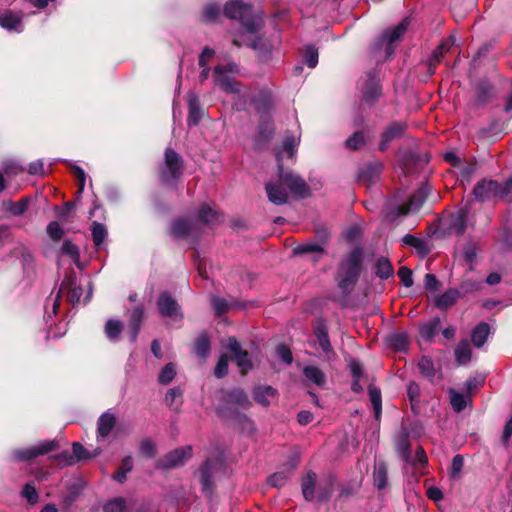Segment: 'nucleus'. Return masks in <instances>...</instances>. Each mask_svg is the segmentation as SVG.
Wrapping results in <instances>:
<instances>
[{
  "mask_svg": "<svg viewBox=\"0 0 512 512\" xmlns=\"http://www.w3.org/2000/svg\"><path fill=\"white\" fill-rule=\"evenodd\" d=\"M278 171V179L269 181L265 187L271 203L275 205L287 203L289 192L299 197L308 195V187L303 179L290 171H285L282 164H279Z\"/></svg>",
  "mask_w": 512,
  "mask_h": 512,
  "instance_id": "f257e3e1",
  "label": "nucleus"
},
{
  "mask_svg": "<svg viewBox=\"0 0 512 512\" xmlns=\"http://www.w3.org/2000/svg\"><path fill=\"white\" fill-rule=\"evenodd\" d=\"M224 15L230 19L239 20L242 30L239 33H231L232 43L240 47L246 43L245 36L258 31L263 23L260 14L255 13L252 7L241 0H231L224 6Z\"/></svg>",
  "mask_w": 512,
  "mask_h": 512,
  "instance_id": "f03ea898",
  "label": "nucleus"
},
{
  "mask_svg": "<svg viewBox=\"0 0 512 512\" xmlns=\"http://www.w3.org/2000/svg\"><path fill=\"white\" fill-rule=\"evenodd\" d=\"M361 257V250L355 248L340 264L337 283L340 290L345 294L351 293L358 281L361 272Z\"/></svg>",
  "mask_w": 512,
  "mask_h": 512,
  "instance_id": "7ed1b4c3",
  "label": "nucleus"
},
{
  "mask_svg": "<svg viewBox=\"0 0 512 512\" xmlns=\"http://www.w3.org/2000/svg\"><path fill=\"white\" fill-rule=\"evenodd\" d=\"M239 75V67L234 62L219 64L214 68V82L221 90L226 93L239 94L241 84L236 80Z\"/></svg>",
  "mask_w": 512,
  "mask_h": 512,
  "instance_id": "20e7f679",
  "label": "nucleus"
},
{
  "mask_svg": "<svg viewBox=\"0 0 512 512\" xmlns=\"http://www.w3.org/2000/svg\"><path fill=\"white\" fill-rule=\"evenodd\" d=\"M182 174L181 157L172 149L168 148L165 152V169L161 177L165 183H171Z\"/></svg>",
  "mask_w": 512,
  "mask_h": 512,
  "instance_id": "39448f33",
  "label": "nucleus"
},
{
  "mask_svg": "<svg viewBox=\"0 0 512 512\" xmlns=\"http://www.w3.org/2000/svg\"><path fill=\"white\" fill-rule=\"evenodd\" d=\"M192 455V447L185 446L169 452L163 459L157 462L159 468H175L184 464Z\"/></svg>",
  "mask_w": 512,
  "mask_h": 512,
  "instance_id": "423d86ee",
  "label": "nucleus"
},
{
  "mask_svg": "<svg viewBox=\"0 0 512 512\" xmlns=\"http://www.w3.org/2000/svg\"><path fill=\"white\" fill-rule=\"evenodd\" d=\"M473 193L479 201L502 198L501 184L493 180L479 182L475 186Z\"/></svg>",
  "mask_w": 512,
  "mask_h": 512,
  "instance_id": "0eeeda50",
  "label": "nucleus"
},
{
  "mask_svg": "<svg viewBox=\"0 0 512 512\" xmlns=\"http://www.w3.org/2000/svg\"><path fill=\"white\" fill-rule=\"evenodd\" d=\"M407 27L408 21L405 19L392 30L385 31L379 39V47L385 46V50L388 56L393 53V49L391 47L392 44L401 39V37L405 34Z\"/></svg>",
  "mask_w": 512,
  "mask_h": 512,
  "instance_id": "6e6552de",
  "label": "nucleus"
},
{
  "mask_svg": "<svg viewBox=\"0 0 512 512\" xmlns=\"http://www.w3.org/2000/svg\"><path fill=\"white\" fill-rule=\"evenodd\" d=\"M223 400L226 406H221L219 408V413L222 416L226 415V409L228 406H237L246 409L251 404L247 394L242 389L238 388L226 392L223 396Z\"/></svg>",
  "mask_w": 512,
  "mask_h": 512,
  "instance_id": "1a4fd4ad",
  "label": "nucleus"
},
{
  "mask_svg": "<svg viewBox=\"0 0 512 512\" xmlns=\"http://www.w3.org/2000/svg\"><path fill=\"white\" fill-rule=\"evenodd\" d=\"M157 306L162 316L169 317L172 320L182 318L178 303L167 293H162L159 296Z\"/></svg>",
  "mask_w": 512,
  "mask_h": 512,
  "instance_id": "9d476101",
  "label": "nucleus"
},
{
  "mask_svg": "<svg viewBox=\"0 0 512 512\" xmlns=\"http://www.w3.org/2000/svg\"><path fill=\"white\" fill-rule=\"evenodd\" d=\"M227 348L232 352L233 358L237 366L240 368L241 373H247V371L252 368V363L248 356V353L241 349L239 343L233 337L228 338Z\"/></svg>",
  "mask_w": 512,
  "mask_h": 512,
  "instance_id": "9b49d317",
  "label": "nucleus"
},
{
  "mask_svg": "<svg viewBox=\"0 0 512 512\" xmlns=\"http://www.w3.org/2000/svg\"><path fill=\"white\" fill-rule=\"evenodd\" d=\"M56 447L54 441H45L39 445L28 447L25 449H19L14 451V456L18 460H30L38 455H44L50 451H53Z\"/></svg>",
  "mask_w": 512,
  "mask_h": 512,
  "instance_id": "f8f14e48",
  "label": "nucleus"
},
{
  "mask_svg": "<svg viewBox=\"0 0 512 512\" xmlns=\"http://www.w3.org/2000/svg\"><path fill=\"white\" fill-rule=\"evenodd\" d=\"M429 193V187L424 185L420 187L410 198L408 204L401 205L398 208V215H406L410 212L417 211L424 201L426 200Z\"/></svg>",
  "mask_w": 512,
  "mask_h": 512,
  "instance_id": "ddd939ff",
  "label": "nucleus"
},
{
  "mask_svg": "<svg viewBox=\"0 0 512 512\" xmlns=\"http://www.w3.org/2000/svg\"><path fill=\"white\" fill-rule=\"evenodd\" d=\"M300 144V136L286 135L283 145L277 153L278 165L282 164L281 161L284 157L294 158L296 150Z\"/></svg>",
  "mask_w": 512,
  "mask_h": 512,
  "instance_id": "4468645a",
  "label": "nucleus"
},
{
  "mask_svg": "<svg viewBox=\"0 0 512 512\" xmlns=\"http://www.w3.org/2000/svg\"><path fill=\"white\" fill-rule=\"evenodd\" d=\"M468 212L465 209H461L456 213L452 214L449 218L448 228L451 233L462 235L467 228Z\"/></svg>",
  "mask_w": 512,
  "mask_h": 512,
  "instance_id": "2eb2a0df",
  "label": "nucleus"
},
{
  "mask_svg": "<svg viewBox=\"0 0 512 512\" xmlns=\"http://www.w3.org/2000/svg\"><path fill=\"white\" fill-rule=\"evenodd\" d=\"M0 26L9 31L21 32L23 30L22 16L12 11L0 15Z\"/></svg>",
  "mask_w": 512,
  "mask_h": 512,
  "instance_id": "dca6fc26",
  "label": "nucleus"
},
{
  "mask_svg": "<svg viewBox=\"0 0 512 512\" xmlns=\"http://www.w3.org/2000/svg\"><path fill=\"white\" fill-rule=\"evenodd\" d=\"M188 108H189V114H188V125L189 126H195L197 125L202 116L203 111L200 106L199 98L194 93H189L188 95Z\"/></svg>",
  "mask_w": 512,
  "mask_h": 512,
  "instance_id": "f3484780",
  "label": "nucleus"
},
{
  "mask_svg": "<svg viewBox=\"0 0 512 512\" xmlns=\"http://www.w3.org/2000/svg\"><path fill=\"white\" fill-rule=\"evenodd\" d=\"M404 130L405 125L402 123H393L388 126L382 135V140L379 146L380 150H385L388 147L389 142L399 137Z\"/></svg>",
  "mask_w": 512,
  "mask_h": 512,
  "instance_id": "a211bd4d",
  "label": "nucleus"
},
{
  "mask_svg": "<svg viewBox=\"0 0 512 512\" xmlns=\"http://www.w3.org/2000/svg\"><path fill=\"white\" fill-rule=\"evenodd\" d=\"M275 396L276 390L271 386H259L253 391L254 400L263 406H268Z\"/></svg>",
  "mask_w": 512,
  "mask_h": 512,
  "instance_id": "6ab92c4d",
  "label": "nucleus"
},
{
  "mask_svg": "<svg viewBox=\"0 0 512 512\" xmlns=\"http://www.w3.org/2000/svg\"><path fill=\"white\" fill-rule=\"evenodd\" d=\"M143 319V309L140 307L135 308L130 314L128 334L131 342L136 341L140 325Z\"/></svg>",
  "mask_w": 512,
  "mask_h": 512,
  "instance_id": "aec40b11",
  "label": "nucleus"
},
{
  "mask_svg": "<svg viewBox=\"0 0 512 512\" xmlns=\"http://www.w3.org/2000/svg\"><path fill=\"white\" fill-rule=\"evenodd\" d=\"M195 226L188 220H176L171 226L172 234L177 238L188 237L193 234Z\"/></svg>",
  "mask_w": 512,
  "mask_h": 512,
  "instance_id": "412c9836",
  "label": "nucleus"
},
{
  "mask_svg": "<svg viewBox=\"0 0 512 512\" xmlns=\"http://www.w3.org/2000/svg\"><path fill=\"white\" fill-rule=\"evenodd\" d=\"M303 375L307 381L315 384L316 386L322 387L326 383V376L324 372L316 366H305L303 368Z\"/></svg>",
  "mask_w": 512,
  "mask_h": 512,
  "instance_id": "4be33fe9",
  "label": "nucleus"
},
{
  "mask_svg": "<svg viewBox=\"0 0 512 512\" xmlns=\"http://www.w3.org/2000/svg\"><path fill=\"white\" fill-rule=\"evenodd\" d=\"M317 476L313 472H309L302 479V493L307 501H313L315 499V485Z\"/></svg>",
  "mask_w": 512,
  "mask_h": 512,
  "instance_id": "5701e85b",
  "label": "nucleus"
},
{
  "mask_svg": "<svg viewBox=\"0 0 512 512\" xmlns=\"http://www.w3.org/2000/svg\"><path fill=\"white\" fill-rule=\"evenodd\" d=\"M455 39L453 37L444 40L433 52L432 58L429 61V68L431 73L434 72L435 65L440 61L443 55L450 50V48L454 45Z\"/></svg>",
  "mask_w": 512,
  "mask_h": 512,
  "instance_id": "b1692460",
  "label": "nucleus"
},
{
  "mask_svg": "<svg viewBox=\"0 0 512 512\" xmlns=\"http://www.w3.org/2000/svg\"><path fill=\"white\" fill-rule=\"evenodd\" d=\"M373 482L378 489H384L387 486V466L383 461L375 463Z\"/></svg>",
  "mask_w": 512,
  "mask_h": 512,
  "instance_id": "393cba45",
  "label": "nucleus"
},
{
  "mask_svg": "<svg viewBox=\"0 0 512 512\" xmlns=\"http://www.w3.org/2000/svg\"><path fill=\"white\" fill-rule=\"evenodd\" d=\"M116 419L115 416L111 413H104L101 415V417L98 420V434L102 438H105L110 434L112 431L114 425H115Z\"/></svg>",
  "mask_w": 512,
  "mask_h": 512,
  "instance_id": "a878e982",
  "label": "nucleus"
},
{
  "mask_svg": "<svg viewBox=\"0 0 512 512\" xmlns=\"http://www.w3.org/2000/svg\"><path fill=\"white\" fill-rule=\"evenodd\" d=\"M216 464V462L208 460L201 468V483L203 491L206 493H210L212 490V470Z\"/></svg>",
  "mask_w": 512,
  "mask_h": 512,
  "instance_id": "bb28decb",
  "label": "nucleus"
},
{
  "mask_svg": "<svg viewBox=\"0 0 512 512\" xmlns=\"http://www.w3.org/2000/svg\"><path fill=\"white\" fill-rule=\"evenodd\" d=\"M293 251L295 254L299 255L309 253L314 254L315 257L313 258V260H317L320 256L323 255L322 246L311 242L300 244L297 247H295Z\"/></svg>",
  "mask_w": 512,
  "mask_h": 512,
  "instance_id": "cd10ccee",
  "label": "nucleus"
},
{
  "mask_svg": "<svg viewBox=\"0 0 512 512\" xmlns=\"http://www.w3.org/2000/svg\"><path fill=\"white\" fill-rule=\"evenodd\" d=\"M490 333V327L486 323H480L472 332V342L475 346L481 347Z\"/></svg>",
  "mask_w": 512,
  "mask_h": 512,
  "instance_id": "c85d7f7f",
  "label": "nucleus"
},
{
  "mask_svg": "<svg viewBox=\"0 0 512 512\" xmlns=\"http://www.w3.org/2000/svg\"><path fill=\"white\" fill-rule=\"evenodd\" d=\"M458 296L459 292L457 290L450 289L436 299V305L441 309L448 308L456 302Z\"/></svg>",
  "mask_w": 512,
  "mask_h": 512,
  "instance_id": "c756f323",
  "label": "nucleus"
},
{
  "mask_svg": "<svg viewBox=\"0 0 512 512\" xmlns=\"http://www.w3.org/2000/svg\"><path fill=\"white\" fill-rule=\"evenodd\" d=\"M455 358L460 365L468 363L471 359V348L468 342H461L455 348Z\"/></svg>",
  "mask_w": 512,
  "mask_h": 512,
  "instance_id": "7c9ffc66",
  "label": "nucleus"
},
{
  "mask_svg": "<svg viewBox=\"0 0 512 512\" xmlns=\"http://www.w3.org/2000/svg\"><path fill=\"white\" fill-rule=\"evenodd\" d=\"M396 448L398 453L402 456L405 461H409V441L408 433L402 431L396 440Z\"/></svg>",
  "mask_w": 512,
  "mask_h": 512,
  "instance_id": "2f4dec72",
  "label": "nucleus"
},
{
  "mask_svg": "<svg viewBox=\"0 0 512 512\" xmlns=\"http://www.w3.org/2000/svg\"><path fill=\"white\" fill-rule=\"evenodd\" d=\"M72 448L73 456L69 455L67 452L63 453L66 464L73 463L74 458L76 460H82L90 457L88 454H86L84 447L80 443L74 442Z\"/></svg>",
  "mask_w": 512,
  "mask_h": 512,
  "instance_id": "473e14b6",
  "label": "nucleus"
},
{
  "mask_svg": "<svg viewBox=\"0 0 512 512\" xmlns=\"http://www.w3.org/2000/svg\"><path fill=\"white\" fill-rule=\"evenodd\" d=\"M210 350V343L207 335H201L198 337L195 343L194 351L196 355L202 359H205Z\"/></svg>",
  "mask_w": 512,
  "mask_h": 512,
  "instance_id": "72a5a7b5",
  "label": "nucleus"
},
{
  "mask_svg": "<svg viewBox=\"0 0 512 512\" xmlns=\"http://www.w3.org/2000/svg\"><path fill=\"white\" fill-rule=\"evenodd\" d=\"M369 397L372 404V407L375 412V417L378 419L382 410V401H381V392L376 387H369Z\"/></svg>",
  "mask_w": 512,
  "mask_h": 512,
  "instance_id": "f704fd0d",
  "label": "nucleus"
},
{
  "mask_svg": "<svg viewBox=\"0 0 512 512\" xmlns=\"http://www.w3.org/2000/svg\"><path fill=\"white\" fill-rule=\"evenodd\" d=\"M176 376V368L173 363L166 364L159 373L158 381L162 385L169 384Z\"/></svg>",
  "mask_w": 512,
  "mask_h": 512,
  "instance_id": "c9c22d12",
  "label": "nucleus"
},
{
  "mask_svg": "<svg viewBox=\"0 0 512 512\" xmlns=\"http://www.w3.org/2000/svg\"><path fill=\"white\" fill-rule=\"evenodd\" d=\"M122 329H123V325L118 320H108L106 322L105 333H106V336L112 341L116 340L119 337Z\"/></svg>",
  "mask_w": 512,
  "mask_h": 512,
  "instance_id": "e433bc0d",
  "label": "nucleus"
},
{
  "mask_svg": "<svg viewBox=\"0 0 512 512\" xmlns=\"http://www.w3.org/2000/svg\"><path fill=\"white\" fill-rule=\"evenodd\" d=\"M376 274L381 279H387L393 274L391 263L386 258H380L376 263Z\"/></svg>",
  "mask_w": 512,
  "mask_h": 512,
  "instance_id": "4c0bfd02",
  "label": "nucleus"
},
{
  "mask_svg": "<svg viewBox=\"0 0 512 512\" xmlns=\"http://www.w3.org/2000/svg\"><path fill=\"white\" fill-rule=\"evenodd\" d=\"M315 334L317 337L318 345L323 350V352H325V353L331 352L332 347H331L326 329L324 327H318L315 330Z\"/></svg>",
  "mask_w": 512,
  "mask_h": 512,
  "instance_id": "58836bf2",
  "label": "nucleus"
},
{
  "mask_svg": "<svg viewBox=\"0 0 512 512\" xmlns=\"http://www.w3.org/2000/svg\"><path fill=\"white\" fill-rule=\"evenodd\" d=\"M133 468V460L130 456L125 457L122 460L121 466L118 471L113 475V478L118 482H123L126 479V475Z\"/></svg>",
  "mask_w": 512,
  "mask_h": 512,
  "instance_id": "ea45409f",
  "label": "nucleus"
},
{
  "mask_svg": "<svg viewBox=\"0 0 512 512\" xmlns=\"http://www.w3.org/2000/svg\"><path fill=\"white\" fill-rule=\"evenodd\" d=\"M92 237L94 244L99 247L107 237V230L105 226L98 222L92 224Z\"/></svg>",
  "mask_w": 512,
  "mask_h": 512,
  "instance_id": "a19ab883",
  "label": "nucleus"
},
{
  "mask_svg": "<svg viewBox=\"0 0 512 512\" xmlns=\"http://www.w3.org/2000/svg\"><path fill=\"white\" fill-rule=\"evenodd\" d=\"M289 479V473L285 471H279L272 474L268 478V483L275 488L283 487Z\"/></svg>",
  "mask_w": 512,
  "mask_h": 512,
  "instance_id": "79ce46f5",
  "label": "nucleus"
},
{
  "mask_svg": "<svg viewBox=\"0 0 512 512\" xmlns=\"http://www.w3.org/2000/svg\"><path fill=\"white\" fill-rule=\"evenodd\" d=\"M450 402L453 409L457 412L462 411L467 404L466 397L454 390L450 392Z\"/></svg>",
  "mask_w": 512,
  "mask_h": 512,
  "instance_id": "37998d69",
  "label": "nucleus"
},
{
  "mask_svg": "<svg viewBox=\"0 0 512 512\" xmlns=\"http://www.w3.org/2000/svg\"><path fill=\"white\" fill-rule=\"evenodd\" d=\"M46 231L50 239L54 242L59 241L64 235V230L56 221L50 222L47 226Z\"/></svg>",
  "mask_w": 512,
  "mask_h": 512,
  "instance_id": "c03bdc74",
  "label": "nucleus"
},
{
  "mask_svg": "<svg viewBox=\"0 0 512 512\" xmlns=\"http://www.w3.org/2000/svg\"><path fill=\"white\" fill-rule=\"evenodd\" d=\"M199 219L204 223H210L217 221L218 215L208 205H202L199 209Z\"/></svg>",
  "mask_w": 512,
  "mask_h": 512,
  "instance_id": "a18cd8bd",
  "label": "nucleus"
},
{
  "mask_svg": "<svg viewBox=\"0 0 512 512\" xmlns=\"http://www.w3.org/2000/svg\"><path fill=\"white\" fill-rule=\"evenodd\" d=\"M389 343L396 350L402 351L408 345V337L405 333H398L390 337Z\"/></svg>",
  "mask_w": 512,
  "mask_h": 512,
  "instance_id": "49530a36",
  "label": "nucleus"
},
{
  "mask_svg": "<svg viewBox=\"0 0 512 512\" xmlns=\"http://www.w3.org/2000/svg\"><path fill=\"white\" fill-rule=\"evenodd\" d=\"M380 92L381 90L378 83L371 80L364 90V98L366 101H373L380 95Z\"/></svg>",
  "mask_w": 512,
  "mask_h": 512,
  "instance_id": "de8ad7c7",
  "label": "nucleus"
},
{
  "mask_svg": "<svg viewBox=\"0 0 512 512\" xmlns=\"http://www.w3.org/2000/svg\"><path fill=\"white\" fill-rule=\"evenodd\" d=\"M22 497H24L30 504H36L39 500V495L34 486L31 484H26L21 492Z\"/></svg>",
  "mask_w": 512,
  "mask_h": 512,
  "instance_id": "09e8293b",
  "label": "nucleus"
},
{
  "mask_svg": "<svg viewBox=\"0 0 512 512\" xmlns=\"http://www.w3.org/2000/svg\"><path fill=\"white\" fill-rule=\"evenodd\" d=\"M365 143L364 135L362 132H356L354 133L350 138L346 140V146L349 149H359L361 148Z\"/></svg>",
  "mask_w": 512,
  "mask_h": 512,
  "instance_id": "8fccbe9b",
  "label": "nucleus"
},
{
  "mask_svg": "<svg viewBox=\"0 0 512 512\" xmlns=\"http://www.w3.org/2000/svg\"><path fill=\"white\" fill-rule=\"evenodd\" d=\"M421 373L427 377L434 375V364L429 357H422L418 363Z\"/></svg>",
  "mask_w": 512,
  "mask_h": 512,
  "instance_id": "3c124183",
  "label": "nucleus"
},
{
  "mask_svg": "<svg viewBox=\"0 0 512 512\" xmlns=\"http://www.w3.org/2000/svg\"><path fill=\"white\" fill-rule=\"evenodd\" d=\"M305 63L310 67H316L318 63V50L313 46H308L304 54Z\"/></svg>",
  "mask_w": 512,
  "mask_h": 512,
  "instance_id": "603ef678",
  "label": "nucleus"
},
{
  "mask_svg": "<svg viewBox=\"0 0 512 512\" xmlns=\"http://www.w3.org/2000/svg\"><path fill=\"white\" fill-rule=\"evenodd\" d=\"M105 512H124L125 500L123 498H115L106 503Z\"/></svg>",
  "mask_w": 512,
  "mask_h": 512,
  "instance_id": "864d4df0",
  "label": "nucleus"
},
{
  "mask_svg": "<svg viewBox=\"0 0 512 512\" xmlns=\"http://www.w3.org/2000/svg\"><path fill=\"white\" fill-rule=\"evenodd\" d=\"M464 466V460L461 455H456L452 459L451 467H450V475L452 478H458L461 470Z\"/></svg>",
  "mask_w": 512,
  "mask_h": 512,
  "instance_id": "5fc2aeb1",
  "label": "nucleus"
},
{
  "mask_svg": "<svg viewBox=\"0 0 512 512\" xmlns=\"http://www.w3.org/2000/svg\"><path fill=\"white\" fill-rule=\"evenodd\" d=\"M28 208V200L22 199L18 202H11L8 205V211L11 212L13 215H21L23 214Z\"/></svg>",
  "mask_w": 512,
  "mask_h": 512,
  "instance_id": "6e6d98bb",
  "label": "nucleus"
},
{
  "mask_svg": "<svg viewBox=\"0 0 512 512\" xmlns=\"http://www.w3.org/2000/svg\"><path fill=\"white\" fill-rule=\"evenodd\" d=\"M140 451L144 456L152 458L157 452L156 445L151 440L145 439L140 444Z\"/></svg>",
  "mask_w": 512,
  "mask_h": 512,
  "instance_id": "4d7b16f0",
  "label": "nucleus"
},
{
  "mask_svg": "<svg viewBox=\"0 0 512 512\" xmlns=\"http://www.w3.org/2000/svg\"><path fill=\"white\" fill-rule=\"evenodd\" d=\"M62 252L77 261L79 258V250L71 241H64L61 248Z\"/></svg>",
  "mask_w": 512,
  "mask_h": 512,
  "instance_id": "13d9d810",
  "label": "nucleus"
},
{
  "mask_svg": "<svg viewBox=\"0 0 512 512\" xmlns=\"http://www.w3.org/2000/svg\"><path fill=\"white\" fill-rule=\"evenodd\" d=\"M228 372V358L226 355H222L219 360H218V363L215 367V375L216 377L218 378H221L223 376H225Z\"/></svg>",
  "mask_w": 512,
  "mask_h": 512,
  "instance_id": "bf43d9fd",
  "label": "nucleus"
},
{
  "mask_svg": "<svg viewBox=\"0 0 512 512\" xmlns=\"http://www.w3.org/2000/svg\"><path fill=\"white\" fill-rule=\"evenodd\" d=\"M277 356L286 364H291L293 361L290 349L285 345H278L276 348Z\"/></svg>",
  "mask_w": 512,
  "mask_h": 512,
  "instance_id": "052dcab7",
  "label": "nucleus"
},
{
  "mask_svg": "<svg viewBox=\"0 0 512 512\" xmlns=\"http://www.w3.org/2000/svg\"><path fill=\"white\" fill-rule=\"evenodd\" d=\"M410 463H412L413 465H419V466H425L428 462V459H427V456L425 454V451L422 447H418L416 452H415V456L413 459H411L409 457V461Z\"/></svg>",
  "mask_w": 512,
  "mask_h": 512,
  "instance_id": "680f3d73",
  "label": "nucleus"
},
{
  "mask_svg": "<svg viewBox=\"0 0 512 512\" xmlns=\"http://www.w3.org/2000/svg\"><path fill=\"white\" fill-rule=\"evenodd\" d=\"M398 276L404 286H406V287L412 286V284H413L412 272L409 268L404 267V266L401 267L398 271Z\"/></svg>",
  "mask_w": 512,
  "mask_h": 512,
  "instance_id": "e2e57ef3",
  "label": "nucleus"
},
{
  "mask_svg": "<svg viewBox=\"0 0 512 512\" xmlns=\"http://www.w3.org/2000/svg\"><path fill=\"white\" fill-rule=\"evenodd\" d=\"M220 10L217 5H208L203 12L206 21H214L219 16Z\"/></svg>",
  "mask_w": 512,
  "mask_h": 512,
  "instance_id": "0e129e2a",
  "label": "nucleus"
},
{
  "mask_svg": "<svg viewBox=\"0 0 512 512\" xmlns=\"http://www.w3.org/2000/svg\"><path fill=\"white\" fill-rule=\"evenodd\" d=\"M477 255V247L474 243H468L464 248V257L467 262L472 264Z\"/></svg>",
  "mask_w": 512,
  "mask_h": 512,
  "instance_id": "69168bd1",
  "label": "nucleus"
},
{
  "mask_svg": "<svg viewBox=\"0 0 512 512\" xmlns=\"http://www.w3.org/2000/svg\"><path fill=\"white\" fill-rule=\"evenodd\" d=\"M211 303L217 314H222L229 308L228 303L222 298L214 297Z\"/></svg>",
  "mask_w": 512,
  "mask_h": 512,
  "instance_id": "338daca9",
  "label": "nucleus"
},
{
  "mask_svg": "<svg viewBox=\"0 0 512 512\" xmlns=\"http://www.w3.org/2000/svg\"><path fill=\"white\" fill-rule=\"evenodd\" d=\"M407 393H408V397L410 399V401L413 403V402H417L418 399H419V396H420V387L417 383L415 382H411L409 385H408V388H407Z\"/></svg>",
  "mask_w": 512,
  "mask_h": 512,
  "instance_id": "774afa93",
  "label": "nucleus"
}]
</instances>
